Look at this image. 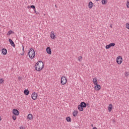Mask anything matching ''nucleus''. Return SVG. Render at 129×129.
Segmentation results:
<instances>
[{"instance_id":"nucleus-36","label":"nucleus","mask_w":129,"mask_h":129,"mask_svg":"<svg viewBox=\"0 0 129 129\" xmlns=\"http://www.w3.org/2000/svg\"><path fill=\"white\" fill-rule=\"evenodd\" d=\"M30 8H31V7H30V6H28V7H27V8H28V9H30Z\"/></svg>"},{"instance_id":"nucleus-38","label":"nucleus","mask_w":129,"mask_h":129,"mask_svg":"<svg viewBox=\"0 0 129 129\" xmlns=\"http://www.w3.org/2000/svg\"><path fill=\"white\" fill-rule=\"evenodd\" d=\"M110 28H112V25H110Z\"/></svg>"},{"instance_id":"nucleus-2","label":"nucleus","mask_w":129,"mask_h":129,"mask_svg":"<svg viewBox=\"0 0 129 129\" xmlns=\"http://www.w3.org/2000/svg\"><path fill=\"white\" fill-rule=\"evenodd\" d=\"M28 55L29 56V58L30 59H33L35 56H36V54H35V50L33 48H31L29 52H28Z\"/></svg>"},{"instance_id":"nucleus-11","label":"nucleus","mask_w":129,"mask_h":129,"mask_svg":"<svg viewBox=\"0 0 129 129\" xmlns=\"http://www.w3.org/2000/svg\"><path fill=\"white\" fill-rule=\"evenodd\" d=\"M95 89L96 90H100V89L101 88V87L100 86V85L97 84V85H95Z\"/></svg>"},{"instance_id":"nucleus-37","label":"nucleus","mask_w":129,"mask_h":129,"mask_svg":"<svg viewBox=\"0 0 129 129\" xmlns=\"http://www.w3.org/2000/svg\"><path fill=\"white\" fill-rule=\"evenodd\" d=\"M22 79L21 78L19 77V80H21Z\"/></svg>"},{"instance_id":"nucleus-15","label":"nucleus","mask_w":129,"mask_h":129,"mask_svg":"<svg viewBox=\"0 0 129 129\" xmlns=\"http://www.w3.org/2000/svg\"><path fill=\"white\" fill-rule=\"evenodd\" d=\"M88 7L89 9H92V7H93V3H92V2H90L89 3Z\"/></svg>"},{"instance_id":"nucleus-40","label":"nucleus","mask_w":129,"mask_h":129,"mask_svg":"<svg viewBox=\"0 0 129 129\" xmlns=\"http://www.w3.org/2000/svg\"><path fill=\"white\" fill-rule=\"evenodd\" d=\"M91 126H93V124H92L91 125Z\"/></svg>"},{"instance_id":"nucleus-19","label":"nucleus","mask_w":129,"mask_h":129,"mask_svg":"<svg viewBox=\"0 0 129 129\" xmlns=\"http://www.w3.org/2000/svg\"><path fill=\"white\" fill-rule=\"evenodd\" d=\"M77 114H78V111H74L73 112V116H77Z\"/></svg>"},{"instance_id":"nucleus-35","label":"nucleus","mask_w":129,"mask_h":129,"mask_svg":"<svg viewBox=\"0 0 129 129\" xmlns=\"http://www.w3.org/2000/svg\"><path fill=\"white\" fill-rule=\"evenodd\" d=\"M40 13L39 12H36V15H38Z\"/></svg>"},{"instance_id":"nucleus-8","label":"nucleus","mask_w":129,"mask_h":129,"mask_svg":"<svg viewBox=\"0 0 129 129\" xmlns=\"http://www.w3.org/2000/svg\"><path fill=\"white\" fill-rule=\"evenodd\" d=\"M9 42L10 43L12 47H16V45H15V42H14V41L12 39H11V38L9 39Z\"/></svg>"},{"instance_id":"nucleus-31","label":"nucleus","mask_w":129,"mask_h":129,"mask_svg":"<svg viewBox=\"0 0 129 129\" xmlns=\"http://www.w3.org/2000/svg\"><path fill=\"white\" fill-rule=\"evenodd\" d=\"M126 7L127 8H129V1H127V3H126Z\"/></svg>"},{"instance_id":"nucleus-13","label":"nucleus","mask_w":129,"mask_h":129,"mask_svg":"<svg viewBox=\"0 0 129 129\" xmlns=\"http://www.w3.org/2000/svg\"><path fill=\"white\" fill-rule=\"evenodd\" d=\"M27 118L28 119L31 120V119H33V115H32V114H28L27 116Z\"/></svg>"},{"instance_id":"nucleus-43","label":"nucleus","mask_w":129,"mask_h":129,"mask_svg":"<svg viewBox=\"0 0 129 129\" xmlns=\"http://www.w3.org/2000/svg\"><path fill=\"white\" fill-rule=\"evenodd\" d=\"M55 6L56 7V8L57 7V6L56 5H55Z\"/></svg>"},{"instance_id":"nucleus-29","label":"nucleus","mask_w":129,"mask_h":129,"mask_svg":"<svg viewBox=\"0 0 129 129\" xmlns=\"http://www.w3.org/2000/svg\"><path fill=\"white\" fill-rule=\"evenodd\" d=\"M2 83H4V79H0V84H2Z\"/></svg>"},{"instance_id":"nucleus-5","label":"nucleus","mask_w":129,"mask_h":129,"mask_svg":"<svg viewBox=\"0 0 129 129\" xmlns=\"http://www.w3.org/2000/svg\"><path fill=\"white\" fill-rule=\"evenodd\" d=\"M31 97L33 100H36V99L38 98V94H37L36 92H34L32 94Z\"/></svg>"},{"instance_id":"nucleus-16","label":"nucleus","mask_w":129,"mask_h":129,"mask_svg":"<svg viewBox=\"0 0 129 129\" xmlns=\"http://www.w3.org/2000/svg\"><path fill=\"white\" fill-rule=\"evenodd\" d=\"M108 110L109 112L112 110V104H110L108 106Z\"/></svg>"},{"instance_id":"nucleus-4","label":"nucleus","mask_w":129,"mask_h":129,"mask_svg":"<svg viewBox=\"0 0 129 129\" xmlns=\"http://www.w3.org/2000/svg\"><path fill=\"white\" fill-rule=\"evenodd\" d=\"M116 62L119 65H120L122 63V57L120 56H118L116 58Z\"/></svg>"},{"instance_id":"nucleus-25","label":"nucleus","mask_w":129,"mask_h":129,"mask_svg":"<svg viewBox=\"0 0 129 129\" xmlns=\"http://www.w3.org/2000/svg\"><path fill=\"white\" fill-rule=\"evenodd\" d=\"M109 45L111 47H114V46H115V43H110Z\"/></svg>"},{"instance_id":"nucleus-9","label":"nucleus","mask_w":129,"mask_h":129,"mask_svg":"<svg viewBox=\"0 0 129 129\" xmlns=\"http://www.w3.org/2000/svg\"><path fill=\"white\" fill-rule=\"evenodd\" d=\"M2 53L3 55H7L8 53V50H7L6 48H3L2 49Z\"/></svg>"},{"instance_id":"nucleus-42","label":"nucleus","mask_w":129,"mask_h":129,"mask_svg":"<svg viewBox=\"0 0 129 129\" xmlns=\"http://www.w3.org/2000/svg\"><path fill=\"white\" fill-rule=\"evenodd\" d=\"M96 2H98V1H99V0H95Z\"/></svg>"},{"instance_id":"nucleus-28","label":"nucleus","mask_w":129,"mask_h":129,"mask_svg":"<svg viewBox=\"0 0 129 129\" xmlns=\"http://www.w3.org/2000/svg\"><path fill=\"white\" fill-rule=\"evenodd\" d=\"M30 8H31V9H33V10H35V6H34V5H31L30 6Z\"/></svg>"},{"instance_id":"nucleus-44","label":"nucleus","mask_w":129,"mask_h":129,"mask_svg":"<svg viewBox=\"0 0 129 129\" xmlns=\"http://www.w3.org/2000/svg\"><path fill=\"white\" fill-rule=\"evenodd\" d=\"M126 76H127V74L126 75Z\"/></svg>"},{"instance_id":"nucleus-17","label":"nucleus","mask_w":129,"mask_h":129,"mask_svg":"<svg viewBox=\"0 0 129 129\" xmlns=\"http://www.w3.org/2000/svg\"><path fill=\"white\" fill-rule=\"evenodd\" d=\"M84 108H83L80 105H79L78 106V109H79V110H80V111H83V109Z\"/></svg>"},{"instance_id":"nucleus-10","label":"nucleus","mask_w":129,"mask_h":129,"mask_svg":"<svg viewBox=\"0 0 129 129\" xmlns=\"http://www.w3.org/2000/svg\"><path fill=\"white\" fill-rule=\"evenodd\" d=\"M80 105H81L83 108H85L87 106V104H86V103L84 102H81Z\"/></svg>"},{"instance_id":"nucleus-14","label":"nucleus","mask_w":129,"mask_h":129,"mask_svg":"<svg viewBox=\"0 0 129 129\" xmlns=\"http://www.w3.org/2000/svg\"><path fill=\"white\" fill-rule=\"evenodd\" d=\"M50 37L51 39H54L56 38V35H55V34H54V32H51L50 34Z\"/></svg>"},{"instance_id":"nucleus-45","label":"nucleus","mask_w":129,"mask_h":129,"mask_svg":"<svg viewBox=\"0 0 129 129\" xmlns=\"http://www.w3.org/2000/svg\"><path fill=\"white\" fill-rule=\"evenodd\" d=\"M126 76H127V74L126 75Z\"/></svg>"},{"instance_id":"nucleus-22","label":"nucleus","mask_w":129,"mask_h":129,"mask_svg":"<svg viewBox=\"0 0 129 129\" xmlns=\"http://www.w3.org/2000/svg\"><path fill=\"white\" fill-rule=\"evenodd\" d=\"M22 47H23V48H22L23 52L21 54V55L24 56V55L25 54V48H24V45H23Z\"/></svg>"},{"instance_id":"nucleus-23","label":"nucleus","mask_w":129,"mask_h":129,"mask_svg":"<svg viewBox=\"0 0 129 129\" xmlns=\"http://www.w3.org/2000/svg\"><path fill=\"white\" fill-rule=\"evenodd\" d=\"M14 33L13 31L12 30L9 31L8 33H7V35L8 36H10V35H11V34Z\"/></svg>"},{"instance_id":"nucleus-34","label":"nucleus","mask_w":129,"mask_h":129,"mask_svg":"<svg viewBox=\"0 0 129 129\" xmlns=\"http://www.w3.org/2000/svg\"><path fill=\"white\" fill-rule=\"evenodd\" d=\"M93 129H97L96 127H94Z\"/></svg>"},{"instance_id":"nucleus-12","label":"nucleus","mask_w":129,"mask_h":129,"mask_svg":"<svg viewBox=\"0 0 129 129\" xmlns=\"http://www.w3.org/2000/svg\"><path fill=\"white\" fill-rule=\"evenodd\" d=\"M93 82L94 85H96L98 83L97 79L96 78H94L93 79Z\"/></svg>"},{"instance_id":"nucleus-18","label":"nucleus","mask_w":129,"mask_h":129,"mask_svg":"<svg viewBox=\"0 0 129 129\" xmlns=\"http://www.w3.org/2000/svg\"><path fill=\"white\" fill-rule=\"evenodd\" d=\"M29 90L25 89L24 90V94H25V95H29Z\"/></svg>"},{"instance_id":"nucleus-27","label":"nucleus","mask_w":129,"mask_h":129,"mask_svg":"<svg viewBox=\"0 0 129 129\" xmlns=\"http://www.w3.org/2000/svg\"><path fill=\"white\" fill-rule=\"evenodd\" d=\"M12 118L14 120H16V119H17V116L13 115L12 116Z\"/></svg>"},{"instance_id":"nucleus-1","label":"nucleus","mask_w":129,"mask_h":129,"mask_svg":"<svg viewBox=\"0 0 129 129\" xmlns=\"http://www.w3.org/2000/svg\"><path fill=\"white\" fill-rule=\"evenodd\" d=\"M44 68V63L41 60H39L35 65V69L36 71H41Z\"/></svg>"},{"instance_id":"nucleus-33","label":"nucleus","mask_w":129,"mask_h":129,"mask_svg":"<svg viewBox=\"0 0 129 129\" xmlns=\"http://www.w3.org/2000/svg\"><path fill=\"white\" fill-rule=\"evenodd\" d=\"M34 12L36 13V14L37 11H36V9H34Z\"/></svg>"},{"instance_id":"nucleus-20","label":"nucleus","mask_w":129,"mask_h":129,"mask_svg":"<svg viewBox=\"0 0 129 129\" xmlns=\"http://www.w3.org/2000/svg\"><path fill=\"white\" fill-rule=\"evenodd\" d=\"M66 120L69 122H71V118L70 117H67Z\"/></svg>"},{"instance_id":"nucleus-24","label":"nucleus","mask_w":129,"mask_h":129,"mask_svg":"<svg viewBox=\"0 0 129 129\" xmlns=\"http://www.w3.org/2000/svg\"><path fill=\"white\" fill-rule=\"evenodd\" d=\"M82 56H80L78 57V59L80 62H81V61H82Z\"/></svg>"},{"instance_id":"nucleus-39","label":"nucleus","mask_w":129,"mask_h":129,"mask_svg":"<svg viewBox=\"0 0 129 129\" xmlns=\"http://www.w3.org/2000/svg\"><path fill=\"white\" fill-rule=\"evenodd\" d=\"M2 51V48L0 47V52Z\"/></svg>"},{"instance_id":"nucleus-26","label":"nucleus","mask_w":129,"mask_h":129,"mask_svg":"<svg viewBox=\"0 0 129 129\" xmlns=\"http://www.w3.org/2000/svg\"><path fill=\"white\" fill-rule=\"evenodd\" d=\"M105 48L106 49H109V48H111V47H110V45L109 44V45H106Z\"/></svg>"},{"instance_id":"nucleus-7","label":"nucleus","mask_w":129,"mask_h":129,"mask_svg":"<svg viewBox=\"0 0 129 129\" xmlns=\"http://www.w3.org/2000/svg\"><path fill=\"white\" fill-rule=\"evenodd\" d=\"M46 52L47 54H49V55L52 54V50H51V48H50V47H47L46 48Z\"/></svg>"},{"instance_id":"nucleus-21","label":"nucleus","mask_w":129,"mask_h":129,"mask_svg":"<svg viewBox=\"0 0 129 129\" xmlns=\"http://www.w3.org/2000/svg\"><path fill=\"white\" fill-rule=\"evenodd\" d=\"M101 3L102 5H106V3H107V0H102Z\"/></svg>"},{"instance_id":"nucleus-6","label":"nucleus","mask_w":129,"mask_h":129,"mask_svg":"<svg viewBox=\"0 0 129 129\" xmlns=\"http://www.w3.org/2000/svg\"><path fill=\"white\" fill-rule=\"evenodd\" d=\"M13 113L14 114V115H19V114H20L19 110H18L17 109H13Z\"/></svg>"},{"instance_id":"nucleus-41","label":"nucleus","mask_w":129,"mask_h":129,"mask_svg":"<svg viewBox=\"0 0 129 129\" xmlns=\"http://www.w3.org/2000/svg\"><path fill=\"white\" fill-rule=\"evenodd\" d=\"M1 120H2V118H1V117H0V121H1Z\"/></svg>"},{"instance_id":"nucleus-3","label":"nucleus","mask_w":129,"mask_h":129,"mask_svg":"<svg viewBox=\"0 0 129 129\" xmlns=\"http://www.w3.org/2000/svg\"><path fill=\"white\" fill-rule=\"evenodd\" d=\"M60 83H61L62 85H64L67 83V78L65 76L61 77Z\"/></svg>"},{"instance_id":"nucleus-30","label":"nucleus","mask_w":129,"mask_h":129,"mask_svg":"<svg viewBox=\"0 0 129 129\" xmlns=\"http://www.w3.org/2000/svg\"><path fill=\"white\" fill-rule=\"evenodd\" d=\"M126 28H127V29H128L129 30V24L128 23L126 24Z\"/></svg>"},{"instance_id":"nucleus-32","label":"nucleus","mask_w":129,"mask_h":129,"mask_svg":"<svg viewBox=\"0 0 129 129\" xmlns=\"http://www.w3.org/2000/svg\"><path fill=\"white\" fill-rule=\"evenodd\" d=\"M20 129H24V127H23V126H20Z\"/></svg>"}]
</instances>
